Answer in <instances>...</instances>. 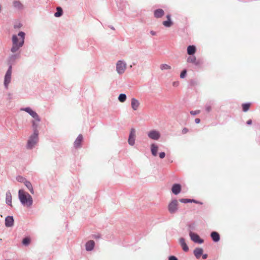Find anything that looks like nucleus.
Returning a JSON list of instances; mask_svg holds the SVG:
<instances>
[{
    "mask_svg": "<svg viewBox=\"0 0 260 260\" xmlns=\"http://www.w3.org/2000/svg\"><path fill=\"white\" fill-rule=\"evenodd\" d=\"M24 38L25 33L22 31L19 32L18 36H13V45L11 49V51L12 53H14L17 52L18 50L20 49V48H21L23 46L24 41Z\"/></svg>",
    "mask_w": 260,
    "mask_h": 260,
    "instance_id": "1",
    "label": "nucleus"
},
{
    "mask_svg": "<svg viewBox=\"0 0 260 260\" xmlns=\"http://www.w3.org/2000/svg\"><path fill=\"white\" fill-rule=\"evenodd\" d=\"M19 199L22 204L27 208H29L32 204V198L27 192L22 189H20L18 192Z\"/></svg>",
    "mask_w": 260,
    "mask_h": 260,
    "instance_id": "2",
    "label": "nucleus"
},
{
    "mask_svg": "<svg viewBox=\"0 0 260 260\" xmlns=\"http://www.w3.org/2000/svg\"><path fill=\"white\" fill-rule=\"evenodd\" d=\"M38 141V131L34 132V134L30 137L27 142V147L32 148Z\"/></svg>",
    "mask_w": 260,
    "mask_h": 260,
    "instance_id": "3",
    "label": "nucleus"
},
{
    "mask_svg": "<svg viewBox=\"0 0 260 260\" xmlns=\"http://www.w3.org/2000/svg\"><path fill=\"white\" fill-rule=\"evenodd\" d=\"M179 203L177 200H172L168 205V210L171 214H175L178 210Z\"/></svg>",
    "mask_w": 260,
    "mask_h": 260,
    "instance_id": "4",
    "label": "nucleus"
},
{
    "mask_svg": "<svg viewBox=\"0 0 260 260\" xmlns=\"http://www.w3.org/2000/svg\"><path fill=\"white\" fill-rule=\"evenodd\" d=\"M126 63L121 61L119 60L116 63V71L119 74L123 73L126 69Z\"/></svg>",
    "mask_w": 260,
    "mask_h": 260,
    "instance_id": "5",
    "label": "nucleus"
},
{
    "mask_svg": "<svg viewBox=\"0 0 260 260\" xmlns=\"http://www.w3.org/2000/svg\"><path fill=\"white\" fill-rule=\"evenodd\" d=\"M11 74H12V67L10 66L9 68V69L8 70V71L5 75V76L4 85L6 88H8V85L11 82Z\"/></svg>",
    "mask_w": 260,
    "mask_h": 260,
    "instance_id": "6",
    "label": "nucleus"
},
{
    "mask_svg": "<svg viewBox=\"0 0 260 260\" xmlns=\"http://www.w3.org/2000/svg\"><path fill=\"white\" fill-rule=\"evenodd\" d=\"M148 136L149 138L154 140H157L159 139L160 137V134L159 132L156 130H152L150 131L148 133Z\"/></svg>",
    "mask_w": 260,
    "mask_h": 260,
    "instance_id": "7",
    "label": "nucleus"
},
{
    "mask_svg": "<svg viewBox=\"0 0 260 260\" xmlns=\"http://www.w3.org/2000/svg\"><path fill=\"white\" fill-rule=\"evenodd\" d=\"M27 113H29L37 122H40V118L38 114L34 111L31 108L27 107L23 109Z\"/></svg>",
    "mask_w": 260,
    "mask_h": 260,
    "instance_id": "8",
    "label": "nucleus"
},
{
    "mask_svg": "<svg viewBox=\"0 0 260 260\" xmlns=\"http://www.w3.org/2000/svg\"><path fill=\"white\" fill-rule=\"evenodd\" d=\"M135 129L134 128H132L131 130L130 134L129 136V138L128 140V142L129 145L133 146L135 144Z\"/></svg>",
    "mask_w": 260,
    "mask_h": 260,
    "instance_id": "9",
    "label": "nucleus"
},
{
    "mask_svg": "<svg viewBox=\"0 0 260 260\" xmlns=\"http://www.w3.org/2000/svg\"><path fill=\"white\" fill-rule=\"evenodd\" d=\"M189 236L191 239L196 243H202L203 242V240L201 239L199 236L196 233L190 232Z\"/></svg>",
    "mask_w": 260,
    "mask_h": 260,
    "instance_id": "10",
    "label": "nucleus"
},
{
    "mask_svg": "<svg viewBox=\"0 0 260 260\" xmlns=\"http://www.w3.org/2000/svg\"><path fill=\"white\" fill-rule=\"evenodd\" d=\"M181 186L179 184H174L172 187V191L174 194H178L181 191Z\"/></svg>",
    "mask_w": 260,
    "mask_h": 260,
    "instance_id": "11",
    "label": "nucleus"
},
{
    "mask_svg": "<svg viewBox=\"0 0 260 260\" xmlns=\"http://www.w3.org/2000/svg\"><path fill=\"white\" fill-rule=\"evenodd\" d=\"M131 106L134 110H137L140 106V103L137 99L133 98L131 100Z\"/></svg>",
    "mask_w": 260,
    "mask_h": 260,
    "instance_id": "12",
    "label": "nucleus"
},
{
    "mask_svg": "<svg viewBox=\"0 0 260 260\" xmlns=\"http://www.w3.org/2000/svg\"><path fill=\"white\" fill-rule=\"evenodd\" d=\"M14 224V219L12 216H8L5 219V225L7 227H11Z\"/></svg>",
    "mask_w": 260,
    "mask_h": 260,
    "instance_id": "13",
    "label": "nucleus"
},
{
    "mask_svg": "<svg viewBox=\"0 0 260 260\" xmlns=\"http://www.w3.org/2000/svg\"><path fill=\"white\" fill-rule=\"evenodd\" d=\"M166 18L167 20L163 21L162 24L167 27L171 26L173 25V22L171 20V15L170 14L167 15Z\"/></svg>",
    "mask_w": 260,
    "mask_h": 260,
    "instance_id": "14",
    "label": "nucleus"
},
{
    "mask_svg": "<svg viewBox=\"0 0 260 260\" xmlns=\"http://www.w3.org/2000/svg\"><path fill=\"white\" fill-rule=\"evenodd\" d=\"M165 14L164 10L161 9H158L154 11V15L155 18H159L162 17Z\"/></svg>",
    "mask_w": 260,
    "mask_h": 260,
    "instance_id": "15",
    "label": "nucleus"
},
{
    "mask_svg": "<svg viewBox=\"0 0 260 260\" xmlns=\"http://www.w3.org/2000/svg\"><path fill=\"white\" fill-rule=\"evenodd\" d=\"M82 140V136L81 135H79L74 142V147L76 148L80 147L81 146Z\"/></svg>",
    "mask_w": 260,
    "mask_h": 260,
    "instance_id": "16",
    "label": "nucleus"
},
{
    "mask_svg": "<svg viewBox=\"0 0 260 260\" xmlns=\"http://www.w3.org/2000/svg\"><path fill=\"white\" fill-rule=\"evenodd\" d=\"M179 242H180V244L182 248V249L184 251L187 252L189 249H188V247L186 243H185V239L183 238H181L179 239Z\"/></svg>",
    "mask_w": 260,
    "mask_h": 260,
    "instance_id": "17",
    "label": "nucleus"
},
{
    "mask_svg": "<svg viewBox=\"0 0 260 260\" xmlns=\"http://www.w3.org/2000/svg\"><path fill=\"white\" fill-rule=\"evenodd\" d=\"M94 246V242L93 240H90L86 243V249L87 251L92 250Z\"/></svg>",
    "mask_w": 260,
    "mask_h": 260,
    "instance_id": "18",
    "label": "nucleus"
},
{
    "mask_svg": "<svg viewBox=\"0 0 260 260\" xmlns=\"http://www.w3.org/2000/svg\"><path fill=\"white\" fill-rule=\"evenodd\" d=\"M193 253H194L195 256L197 258H200L201 256L203 254V250L202 248H196L194 250Z\"/></svg>",
    "mask_w": 260,
    "mask_h": 260,
    "instance_id": "19",
    "label": "nucleus"
},
{
    "mask_svg": "<svg viewBox=\"0 0 260 260\" xmlns=\"http://www.w3.org/2000/svg\"><path fill=\"white\" fill-rule=\"evenodd\" d=\"M196 48L193 45H190L187 48V52L188 55H191L195 53Z\"/></svg>",
    "mask_w": 260,
    "mask_h": 260,
    "instance_id": "20",
    "label": "nucleus"
},
{
    "mask_svg": "<svg viewBox=\"0 0 260 260\" xmlns=\"http://www.w3.org/2000/svg\"><path fill=\"white\" fill-rule=\"evenodd\" d=\"M188 62L193 63L196 65L199 64V61L197 60L196 57L194 56H189L187 59Z\"/></svg>",
    "mask_w": 260,
    "mask_h": 260,
    "instance_id": "21",
    "label": "nucleus"
},
{
    "mask_svg": "<svg viewBox=\"0 0 260 260\" xmlns=\"http://www.w3.org/2000/svg\"><path fill=\"white\" fill-rule=\"evenodd\" d=\"M158 147L155 144H152L151 145V151L153 156H156L157 154Z\"/></svg>",
    "mask_w": 260,
    "mask_h": 260,
    "instance_id": "22",
    "label": "nucleus"
},
{
    "mask_svg": "<svg viewBox=\"0 0 260 260\" xmlns=\"http://www.w3.org/2000/svg\"><path fill=\"white\" fill-rule=\"evenodd\" d=\"M6 202L7 204L12 206V195L10 191L6 193Z\"/></svg>",
    "mask_w": 260,
    "mask_h": 260,
    "instance_id": "23",
    "label": "nucleus"
},
{
    "mask_svg": "<svg viewBox=\"0 0 260 260\" xmlns=\"http://www.w3.org/2000/svg\"><path fill=\"white\" fill-rule=\"evenodd\" d=\"M211 236L213 240L215 242H218L220 239V236L216 232H213L211 234Z\"/></svg>",
    "mask_w": 260,
    "mask_h": 260,
    "instance_id": "24",
    "label": "nucleus"
},
{
    "mask_svg": "<svg viewBox=\"0 0 260 260\" xmlns=\"http://www.w3.org/2000/svg\"><path fill=\"white\" fill-rule=\"evenodd\" d=\"M24 184L26 186V187L29 189L31 193L34 194V191L31 183L28 181H25Z\"/></svg>",
    "mask_w": 260,
    "mask_h": 260,
    "instance_id": "25",
    "label": "nucleus"
},
{
    "mask_svg": "<svg viewBox=\"0 0 260 260\" xmlns=\"http://www.w3.org/2000/svg\"><path fill=\"white\" fill-rule=\"evenodd\" d=\"M13 4V6L17 9H21L23 7L22 4L21 2L18 1H14Z\"/></svg>",
    "mask_w": 260,
    "mask_h": 260,
    "instance_id": "26",
    "label": "nucleus"
},
{
    "mask_svg": "<svg viewBox=\"0 0 260 260\" xmlns=\"http://www.w3.org/2000/svg\"><path fill=\"white\" fill-rule=\"evenodd\" d=\"M250 105H251L250 103L243 104L242 105L243 111H244V112L247 111L249 110Z\"/></svg>",
    "mask_w": 260,
    "mask_h": 260,
    "instance_id": "27",
    "label": "nucleus"
},
{
    "mask_svg": "<svg viewBox=\"0 0 260 260\" xmlns=\"http://www.w3.org/2000/svg\"><path fill=\"white\" fill-rule=\"evenodd\" d=\"M57 12L55 13L54 16L56 17H60L62 14V10L60 7H57L56 8Z\"/></svg>",
    "mask_w": 260,
    "mask_h": 260,
    "instance_id": "28",
    "label": "nucleus"
},
{
    "mask_svg": "<svg viewBox=\"0 0 260 260\" xmlns=\"http://www.w3.org/2000/svg\"><path fill=\"white\" fill-rule=\"evenodd\" d=\"M160 69L163 71V70H168L171 69V67L167 64H161L160 66Z\"/></svg>",
    "mask_w": 260,
    "mask_h": 260,
    "instance_id": "29",
    "label": "nucleus"
},
{
    "mask_svg": "<svg viewBox=\"0 0 260 260\" xmlns=\"http://www.w3.org/2000/svg\"><path fill=\"white\" fill-rule=\"evenodd\" d=\"M126 99V96L125 94H120L118 97V100L120 102H124Z\"/></svg>",
    "mask_w": 260,
    "mask_h": 260,
    "instance_id": "30",
    "label": "nucleus"
},
{
    "mask_svg": "<svg viewBox=\"0 0 260 260\" xmlns=\"http://www.w3.org/2000/svg\"><path fill=\"white\" fill-rule=\"evenodd\" d=\"M30 238L29 237H26L23 239L22 241V244L25 246L28 245L30 243Z\"/></svg>",
    "mask_w": 260,
    "mask_h": 260,
    "instance_id": "31",
    "label": "nucleus"
},
{
    "mask_svg": "<svg viewBox=\"0 0 260 260\" xmlns=\"http://www.w3.org/2000/svg\"><path fill=\"white\" fill-rule=\"evenodd\" d=\"M179 201L180 202L183 203L196 202V201L194 200L187 199H181L179 200Z\"/></svg>",
    "mask_w": 260,
    "mask_h": 260,
    "instance_id": "32",
    "label": "nucleus"
},
{
    "mask_svg": "<svg viewBox=\"0 0 260 260\" xmlns=\"http://www.w3.org/2000/svg\"><path fill=\"white\" fill-rule=\"evenodd\" d=\"M39 122H37L35 119L34 121H32V127L34 128V132L36 131H38L37 127L38 126V123Z\"/></svg>",
    "mask_w": 260,
    "mask_h": 260,
    "instance_id": "33",
    "label": "nucleus"
},
{
    "mask_svg": "<svg viewBox=\"0 0 260 260\" xmlns=\"http://www.w3.org/2000/svg\"><path fill=\"white\" fill-rule=\"evenodd\" d=\"M186 75V71L185 70H183L180 74V78H184Z\"/></svg>",
    "mask_w": 260,
    "mask_h": 260,
    "instance_id": "34",
    "label": "nucleus"
},
{
    "mask_svg": "<svg viewBox=\"0 0 260 260\" xmlns=\"http://www.w3.org/2000/svg\"><path fill=\"white\" fill-rule=\"evenodd\" d=\"M201 112L200 110H196V111H190V114L192 115H195L199 114Z\"/></svg>",
    "mask_w": 260,
    "mask_h": 260,
    "instance_id": "35",
    "label": "nucleus"
},
{
    "mask_svg": "<svg viewBox=\"0 0 260 260\" xmlns=\"http://www.w3.org/2000/svg\"><path fill=\"white\" fill-rule=\"evenodd\" d=\"M189 130L186 127H184L182 131H181V133L183 135H185L186 134H187Z\"/></svg>",
    "mask_w": 260,
    "mask_h": 260,
    "instance_id": "36",
    "label": "nucleus"
},
{
    "mask_svg": "<svg viewBox=\"0 0 260 260\" xmlns=\"http://www.w3.org/2000/svg\"><path fill=\"white\" fill-rule=\"evenodd\" d=\"M211 109H212V107L211 106H210V105L206 106V110L207 112H210L211 111Z\"/></svg>",
    "mask_w": 260,
    "mask_h": 260,
    "instance_id": "37",
    "label": "nucleus"
},
{
    "mask_svg": "<svg viewBox=\"0 0 260 260\" xmlns=\"http://www.w3.org/2000/svg\"><path fill=\"white\" fill-rule=\"evenodd\" d=\"M166 154L165 152H160L159 154V157L160 158H164L165 157Z\"/></svg>",
    "mask_w": 260,
    "mask_h": 260,
    "instance_id": "38",
    "label": "nucleus"
},
{
    "mask_svg": "<svg viewBox=\"0 0 260 260\" xmlns=\"http://www.w3.org/2000/svg\"><path fill=\"white\" fill-rule=\"evenodd\" d=\"M169 260H178L175 256H170L169 257Z\"/></svg>",
    "mask_w": 260,
    "mask_h": 260,
    "instance_id": "39",
    "label": "nucleus"
},
{
    "mask_svg": "<svg viewBox=\"0 0 260 260\" xmlns=\"http://www.w3.org/2000/svg\"><path fill=\"white\" fill-rule=\"evenodd\" d=\"M16 57H18V56L16 55H12L10 57V59L11 60H14Z\"/></svg>",
    "mask_w": 260,
    "mask_h": 260,
    "instance_id": "40",
    "label": "nucleus"
},
{
    "mask_svg": "<svg viewBox=\"0 0 260 260\" xmlns=\"http://www.w3.org/2000/svg\"><path fill=\"white\" fill-rule=\"evenodd\" d=\"M17 180H18V181H19L20 182H22V181H23L24 179L22 177H18L17 178Z\"/></svg>",
    "mask_w": 260,
    "mask_h": 260,
    "instance_id": "41",
    "label": "nucleus"
},
{
    "mask_svg": "<svg viewBox=\"0 0 260 260\" xmlns=\"http://www.w3.org/2000/svg\"><path fill=\"white\" fill-rule=\"evenodd\" d=\"M195 122L196 123H199L200 122V119L199 118H196L195 119Z\"/></svg>",
    "mask_w": 260,
    "mask_h": 260,
    "instance_id": "42",
    "label": "nucleus"
},
{
    "mask_svg": "<svg viewBox=\"0 0 260 260\" xmlns=\"http://www.w3.org/2000/svg\"><path fill=\"white\" fill-rule=\"evenodd\" d=\"M251 123H252V120L251 119H249L247 121V124H251Z\"/></svg>",
    "mask_w": 260,
    "mask_h": 260,
    "instance_id": "43",
    "label": "nucleus"
},
{
    "mask_svg": "<svg viewBox=\"0 0 260 260\" xmlns=\"http://www.w3.org/2000/svg\"><path fill=\"white\" fill-rule=\"evenodd\" d=\"M207 254H205L203 255V259H206L207 258Z\"/></svg>",
    "mask_w": 260,
    "mask_h": 260,
    "instance_id": "44",
    "label": "nucleus"
},
{
    "mask_svg": "<svg viewBox=\"0 0 260 260\" xmlns=\"http://www.w3.org/2000/svg\"><path fill=\"white\" fill-rule=\"evenodd\" d=\"M151 34L152 35H155V32H154L151 31Z\"/></svg>",
    "mask_w": 260,
    "mask_h": 260,
    "instance_id": "45",
    "label": "nucleus"
},
{
    "mask_svg": "<svg viewBox=\"0 0 260 260\" xmlns=\"http://www.w3.org/2000/svg\"><path fill=\"white\" fill-rule=\"evenodd\" d=\"M100 237V236H96V237H95V238H99Z\"/></svg>",
    "mask_w": 260,
    "mask_h": 260,
    "instance_id": "46",
    "label": "nucleus"
}]
</instances>
